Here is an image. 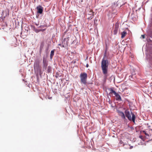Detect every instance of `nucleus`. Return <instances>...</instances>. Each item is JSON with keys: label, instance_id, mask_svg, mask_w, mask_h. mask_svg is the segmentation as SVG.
<instances>
[{"label": "nucleus", "instance_id": "412c9836", "mask_svg": "<svg viewBox=\"0 0 152 152\" xmlns=\"http://www.w3.org/2000/svg\"><path fill=\"white\" fill-rule=\"evenodd\" d=\"M141 36L142 37V39H144L145 38V36L144 35H142Z\"/></svg>", "mask_w": 152, "mask_h": 152}, {"label": "nucleus", "instance_id": "1a4fd4ad", "mask_svg": "<svg viewBox=\"0 0 152 152\" xmlns=\"http://www.w3.org/2000/svg\"><path fill=\"white\" fill-rule=\"evenodd\" d=\"M36 9L37 10V12L38 13L41 14L43 11V8L40 5H39L37 7Z\"/></svg>", "mask_w": 152, "mask_h": 152}, {"label": "nucleus", "instance_id": "4be33fe9", "mask_svg": "<svg viewBox=\"0 0 152 152\" xmlns=\"http://www.w3.org/2000/svg\"><path fill=\"white\" fill-rule=\"evenodd\" d=\"M46 29H41V30H39V31H43L45 30H46Z\"/></svg>", "mask_w": 152, "mask_h": 152}, {"label": "nucleus", "instance_id": "6e6552de", "mask_svg": "<svg viewBox=\"0 0 152 152\" xmlns=\"http://www.w3.org/2000/svg\"><path fill=\"white\" fill-rule=\"evenodd\" d=\"M110 92L109 93L108 95L110 96H113V94L115 95L117 93L115 91L113 90V88H110L109 89Z\"/></svg>", "mask_w": 152, "mask_h": 152}, {"label": "nucleus", "instance_id": "f03ea898", "mask_svg": "<svg viewBox=\"0 0 152 152\" xmlns=\"http://www.w3.org/2000/svg\"><path fill=\"white\" fill-rule=\"evenodd\" d=\"M124 113L126 116L129 121H132L134 123H135L136 116L134 113H132V112H131V114L132 116V118L131 114L129 111L128 110H125Z\"/></svg>", "mask_w": 152, "mask_h": 152}, {"label": "nucleus", "instance_id": "39448f33", "mask_svg": "<svg viewBox=\"0 0 152 152\" xmlns=\"http://www.w3.org/2000/svg\"><path fill=\"white\" fill-rule=\"evenodd\" d=\"M94 12H93L92 10H89L87 13L88 18L90 20L92 19L94 17Z\"/></svg>", "mask_w": 152, "mask_h": 152}, {"label": "nucleus", "instance_id": "f257e3e1", "mask_svg": "<svg viewBox=\"0 0 152 152\" xmlns=\"http://www.w3.org/2000/svg\"><path fill=\"white\" fill-rule=\"evenodd\" d=\"M109 63L108 60L105 59L104 57L101 62V68L103 74L106 75L108 73Z\"/></svg>", "mask_w": 152, "mask_h": 152}, {"label": "nucleus", "instance_id": "aec40b11", "mask_svg": "<svg viewBox=\"0 0 152 152\" xmlns=\"http://www.w3.org/2000/svg\"><path fill=\"white\" fill-rule=\"evenodd\" d=\"M34 31L37 33V32H39V30H38L37 29H35L34 30Z\"/></svg>", "mask_w": 152, "mask_h": 152}, {"label": "nucleus", "instance_id": "dca6fc26", "mask_svg": "<svg viewBox=\"0 0 152 152\" xmlns=\"http://www.w3.org/2000/svg\"><path fill=\"white\" fill-rule=\"evenodd\" d=\"M51 68L50 66H48V67L47 71L48 73H49L50 72V71H51Z\"/></svg>", "mask_w": 152, "mask_h": 152}, {"label": "nucleus", "instance_id": "5701e85b", "mask_svg": "<svg viewBox=\"0 0 152 152\" xmlns=\"http://www.w3.org/2000/svg\"><path fill=\"white\" fill-rule=\"evenodd\" d=\"M46 26H40V27H45Z\"/></svg>", "mask_w": 152, "mask_h": 152}, {"label": "nucleus", "instance_id": "6ab92c4d", "mask_svg": "<svg viewBox=\"0 0 152 152\" xmlns=\"http://www.w3.org/2000/svg\"><path fill=\"white\" fill-rule=\"evenodd\" d=\"M142 132H143V133H144L145 134V135H147V136H149L148 134L145 131H142Z\"/></svg>", "mask_w": 152, "mask_h": 152}, {"label": "nucleus", "instance_id": "9b49d317", "mask_svg": "<svg viewBox=\"0 0 152 152\" xmlns=\"http://www.w3.org/2000/svg\"><path fill=\"white\" fill-rule=\"evenodd\" d=\"M44 45V41H42L41 43L40 46V49H39V52L40 53H41L42 52V50L43 49V47Z\"/></svg>", "mask_w": 152, "mask_h": 152}, {"label": "nucleus", "instance_id": "f8f14e48", "mask_svg": "<svg viewBox=\"0 0 152 152\" xmlns=\"http://www.w3.org/2000/svg\"><path fill=\"white\" fill-rule=\"evenodd\" d=\"M115 95L116 97V100L117 101H121L122 100L121 96L118 93H117Z\"/></svg>", "mask_w": 152, "mask_h": 152}, {"label": "nucleus", "instance_id": "423d86ee", "mask_svg": "<svg viewBox=\"0 0 152 152\" xmlns=\"http://www.w3.org/2000/svg\"><path fill=\"white\" fill-rule=\"evenodd\" d=\"M69 40V37L64 38V39H63V41L61 43V46L62 47H66L67 45H68V43Z\"/></svg>", "mask_w": 152, "mask_h": 152}, {"label": "nucleus", "instance_id": "7ed1b4c3", "mask_svg": "<svg viewBox=\"0 0 152 152\" xmlns=\"http://www.w3.org/2000/svg\"><path fill=\"white\" fill-rule=\"evenodd\" d=\"M87 74L85 72L81 73L80 75V83L86 85L87 84Z\"/></svg>", "mask_w": 152, "mask_h": 152}, {"label": "nucleus", "instance_id": "f3484780", "mask_svg": "<svg viewBox=\"0 0 152 152\" xmlns=\"http://www.w3.org/2000/svg\"><path fill=\"white\" fill-rule=\"evenodd\" d=\"M48 64H43V69H46Z\"/></svg>", "mask_w": 152, "mask_h": 152}, {"label": "nucleus", "instance_id": "ddd939ff", "mask_svg": "<svg viewBox=\"0 0 152 152\" xmlns=\"http://www.w3.org/2000/svg\"><path fill=\"white\" fill-rule=\"evenodd\" d=\"M118 28L119 26L118 25H116L113 31L114 34H116L117 33L118 31Z\"/></svg>", "mask_w": 152, "mask_h": 152}, {"label": "nucleus", "instance_id": "b1692460", "mask_svg": "<svg viewBox=\"0 0 152 152\" xmlns=\"http://www.w3.org/2000/svg\"><path fill=\"white\" fill-rule=\"evenodd\" d=\"M88 64H87L86 65V67H88Z\"/></svg>", "mask_w": 152, "mask_h": 152}, {"label": "nucleus", "instance_id": "20e7f679", "mask_svg": "<svg viewBox=\"0 0 152 152\" xmlns=\"http://www.w3.org/2000/svg\"><path fill=\"white\" fill-rule=\"evenodd\" d=\"M34 67L35 71L39 72L40 75L42 74L41 67L39 65V61H36L35 62Z\"/></svg>", "mask_w": 152, "mask_h": 152}, {"label": "nucleus", "instance_id": "393cba45", "mask_svg": "<svg viewBox=\"0 0 152 152\" xmlns=\"http://www.w3.org/2000/svg\"><path fill=\"white\" fill-rule=\"evenodd\" d=\"M58 45H60V46H61V44H58Z\"/></svg>", "mask_w": 152, "mask_h": 152}, {"label": "nucleus", "instance_id": "0eeeda50", "mask_svg": "<svg viewBox=\"0 0 152 152\" xmlns=\"http://www.w3.org/2000/svg\"><path fill=\"white\" fill-rule=\"evenodd\" d=\"M110 92L109 93L108 95L110 96H113V94L115 95L117 93L115 91L113 90V88H110L109 89Z\"/></svg>", "mask_w": 152, "mask_h": 152}, {"label": "nucleus", "instance_id": "4468645a", "mask_svg": "<svg viewBox=\"0 0 152 152\" xmlns=\"http://www.w3.org/2000/svg\"><path fill=\"white\" fill-rule=\"evenodd\" d=\"M127 34V33L125 31H124L122 33H121V38L123 39L124 38V37Z\"/></svg>", "mask_w": 152, "mask_h": 152}, {"label": "nucleus", "instance_id": "a211bd4d", "mask_svg": "<svg viewBox=\"0 0 152 152\" xmlns=\"http://www.w3.org/2000/svg\"><path fill=\"white\" fill-rule=\"evenodd\" d=\"M43 64H48L46 62V60L45 59H43Z\"/></svg>", "mask_w": 152, "mask_h": 152}, {"label": "nucleus", "instance_id": "2eb2a0df", "mask_svg": "<svg viewBox=\"0 0 152 152\" xmlns=\"http://www.w3.org/2000/svg\"><path fill=\"white\" fill-rule=\"evenodd\" d=\"M54 51H55V50H51V51L50 54V59H52V58L53 57L54 55Z\"/></svg>", "mask_w": 152, "mask_h": 152}, {"label": "nucleus", "instance_id": "9d476101", "mask_svg": "<svg viewBox=\"0 0 152 152\" xmlns=\"http://www.w3.org/2000/svg\"><path fill=\"white\" fill-rule=\"evenodd\" d=\"M118 113L119 114V116H121V118L123 120H125L126 119L125 116V115L124 113L122 112L119 111L118 112Z\"/></svg>", "mask_w": 152, "mask_h": 152}]
</instances>
